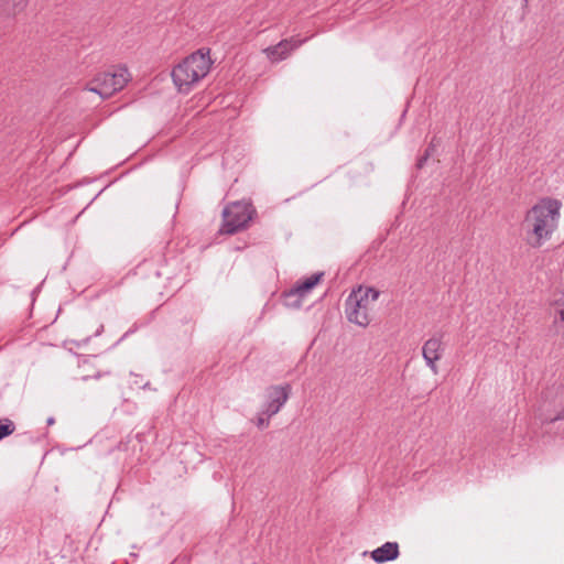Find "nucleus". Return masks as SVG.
Instances as JSON below:
<instances>
[{
    "label": "nucleus",
    "mask_w": 564,
    "mask_h": 564,
    "mask_svg": "<svg viewBox=\"0 0 564 564\" xmlns=\"http://www.w3.org/2000/svg\"><path fill=\"white\" fill-rule=\"evenodd\" d=\"M290 387L286 386H273L267 390L268 402L264 405V413L268 416L276 414L281 406L289 399Z\"/></svg>",
    "instance_id": "6e6552de"
},
{
    "label": "nucleus",
    "mask_w": 564,
    "mask_h": 564,
    "mask_svg": "<svg viewBox=\"0 0 564 564\" xmlns=\"http://www.w3.org/2000/svg\"><path fill=\"white\" fill-rule=\"evenodd\" d=\"M323 273H315L311 276L304 279L303 281H299L296 285L286 294V297L299 296L304 297L308 292H311L321 281Z\"/></svg>",
    "instance_id": "9d476101"
},
{
    "label": "nucleus",
    "mask_w": 564,
    "mask_h": 564,
    "mask_svg": "<svg viewBox=\"0 0 564 564\" xmlns=\"http://www.w3.org/2000/svg\"><path fill=\"white\" fill-rule=\"evenodd\" d=\"M550 304L555 308V322L564 323V294L560 299L554 293Z\"/></svg>",
    "instance_id": "f8f14e48"
},
{
    "label": "nucleus",
    "mask_w": 564,
    "mask_h": 564,
    "mask_svg": "<svg viewBox=\"0 0 564 564\" xmlns=\"http://www.w3.org/2000/svg\"><path fill=\"white\" fill-rule=\"evenodd\" d=\"M303 43L304 40L291 36L280 41L275 45L263 48L262 53L271 63H279L289 58L291 54L296 51Z\"/></svg>",
    "instance_id": "0eeeda50"
},
{
    "label": "nucleus",
    "mask_w": 564,
    "mask_h": 564,
    "mask_svg": "<svg viewBox=\"0 0 564 564\" xmlns=\"http://www.w3.org/2000/svg\"><path fill=\"white\" fill-rule=\"evenodd\" d=\"M14 432V424L11 420L4 419L0 421V441Z\"/></svg>",
    "instance_id": "ddd939ff"
},
{
    "label": "nucleus",
    "mask_w": 564,
    "mask_h": 564,
    "mask_svg": "<svg viewBox=\"0 0 564 564\" xmlns=\"http://www.w3.org/2000/svg\"><path fill=\"white\" fill-rule=\"evenodd\" d=\"M254 210L248 202H235L227 205L223 212L220 232L235 234L246 227Z\"/></svg>",
    "instance_id": "39448f33"
},
{
    "label": "nucleus",
    "mask_w": 564,
    "mask_h": 564,
    "mask_svg": "<svg viewBox=\"0 0 564 564\" xmlns=\"http://www.w3.org/2000/svg\"><path fill=\"white\" fill-rule=\"evenodd\" d=\"M131 79L126 67L118 66L97 74L87 83V90L99 95L101 98H109L123 87Z\"/></svg>",
    "instance_id": "20e7f679"
},
{
    "label": "nucleus",
    "mask_w": 564,
    "mask_h": 564,
    "mask_svg": "<svg viewBox=\"0 0 564 564\" xmlns=\"http://www.w3.org/2000/svg\"><path fill=\"white\" fill-rule=\"evenodd\" d=\"M563 203L553 196L539 198L524 214L521 230L525 243L534 249L541 248L557 230Z\"/></svg>",
    "instance_id": "f257e3e1"
},
{
    "label": "nucleus",
    "mask_w": 564,
    "mask_h": 564,
    "mask_svg": "<svg viewBox=\"0 0 564 564\" xmlns=\"http://www.w3.org/2000/svg\"><path fill=\"white\" fill-rule=\"evenodd\" d=\"M269 417L264 411L256 419V424L259 429H265L269 426Z\"/></svg>",
    "instance_id": "4468645a"
},
{
    "label": "nucleus",
    "mask_w": 564,
    "mask_h": 564,
    "mask_svg": "<svg viewBox=\"0 0 564 564\" xmlns=\"http://www.w3.org/2000/svg\"><path fill=\"white\" fill-rule=\"evenodd\" d=\"M209 50H198L185 57L172 70V79L180 93H188L210 69Z\"/></svg>",
    "instance_id": "f03ea898"
},
{
    "label": "nucleus",
    "mask_w": 564,
    "mask_h": 564,
    "mask_svg": "<svg viewBox=\"0 0 564 564\" xmlns=\"http://www.w3.org/2000/svg\"><path fill=\"white\" fill-rule=\"evenodd\" d=\"M400 550L399 544L397 542H386L380 547H377L370 553L371 558L376 563H384L389 561H394L399 557Z\"/></svg>",
    "instance_id": "1a4fd4ad"
},
{
    "label": "nucleus",
    "mask_w": 564,
    "mask_h": 564,
    "mask_svg": "<svg viewBox=\"0 0 564 564\" xmlns=\"http://www.w3.org/2000/svg\"><path fill=\"white\" fill-rule=\"evenodd\" d=\"M380 292L368 285H358L348 295L345 303V314L350 323L367 327L371 322V313Z\"/></svg>",
    "instance_id": "7ed1b4c3"
},
{
    "label": "nucleus",
    "mask_w": 564,
    "mask_h": 564,
    "mask_svg": "<svg viewBox=\"0 0 564 564\" xmlns=\"http://www.w3.org/2000/svg\"><path fill=\"white\" fill-rule=\"evenodd\" d=\"M26 6L28 0H0V17L13 18L23 12Z\"/></svg>",
    "instance_id": "9b49d317"
},
{
    "label": "nucleus",
    "mask_w": 564,
    "mask_h": 564,
    "mask_svg": "<svg viewBox=\"0 0 564 564\" xmlns=\"http://www.w3.org/2000/svg\"><path fill=\"white\" fill-rule=\"evenodd\" d=\"M444 352L445 344L441 336H432L424 341L422 346V356L432 373H438V361L442 360Z\"/></svg>",
    "instance_id": "423d86ee"
}]
</instances>
